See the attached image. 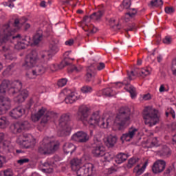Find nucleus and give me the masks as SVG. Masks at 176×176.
Listing matches in <instances>:
<instances>
[{"instance_id":"e2e57ef3","label":"nucleus","mask_w":176,"mask_h":176,"mask_svg":"<svg viewBox=\"0 0 176 176\" xmlns=\"http://www.w3.org/2000/svg\"><path fill=\"white\" fill-rule=\"evenodd\" d=\"M165 12L168 14H171V13H174V8H173L172 7H166L165 8Z\"/></svg>"},{"instance_id":"20e7f679","label":"nucleus","mask_w":176,"mask_h":176,"mask_svg":"<svg viewBox=\"0 0 176 176\" xmlns=\"http://www.w3.org/2000/svg\"><path fill=\"white\" fill-rule=\"evenodd\" d=\"M60 148V142L53 140V139L45 137L40 143L38 148V153L41 155H50L54 153Z\"/></svg>"},{"instance_id":"e433bc0d","label":"nucleus","mask_w":176,"mask_h":176,"mask_svg":"<svg viewBox=\"0 0 176 176\" xmlns=\"http://www.w3.org/2000/svg\"><path fill=\"white\" fill-rule=\"evenodd\" d=\"M23 20H24V21H27V19H25V18L16 19L14 21V27H16L17 30H20V28L23 27V24H24Z\"/></svg>"},{"instance_id":"a18cd8bd","label":"nucleus","mask_w":176,"mask_h":176,"mask_svg":"<svg viewBox=\"0 0 176 176\" xmlns=\"http://www.w3.org/2000/svg\"><path fill=\"white\" fill-rule=\"evenodd\" d=\"M135 14H137V10L135 8H131L129 12L125 14V17H131L133 19V17H135Z\"/></svg>"},{"instance_id":"72a5a7b5","label":"nucleus","mask_w":176,"mask_h":176,"mask_svg":"<svg viewBox=\"0 0 176 176\" xmlns=\"http://www.w3.org/2000/svg\"><path fill=\"white\" fill-rule=\"evenodd\" d=\"M126 91L130 93L131 98H135L137 97V91L135 87L133 85H129L125 88Z\"/></svg>"},{"instance_id":"9d476101","label":"nucleus","mask_w":176,"mask_h":176,"mask_svg":"<svg viewBox=\"0 0 176 176\" xmlns=\"http://www.w3.org/2000/svg\"><path fill=\"white\" fill-rule=\"evenodd\" d=\"M38 62L39 57L38 56V52L33 50L26 56L25 63L23 65L25 67V68H26V69H28V68L35 67V65L38 64Z\"/></svg>"},{"instance_id":"bb28decb","label":"nucleus","mask_w":176,"mask_h":176,"mask_svg":"<svg viewBox=\"0 0 176 176\" xmlns=\"http://www.w3.org/2000/svg\"><path fill=\"white\" fill-rule=\"evenodd\" d=\"M76 151V146L72 143H65L63 145V152L68 155V153H74Z\"/></svg>"},{"instance_id":"4d7b16f0","label":"nucleus","mask_w":176,"mask_h":176,"mask_svg":"<svg viewBox=\"0 0 176 176\" xmlns=\"http://www.w3.org/2000/svg\"><path fill=\"white\" fill-rule=\"evenodd\" d=\"M30 162V159L28 158H22L17 161L18 164H20L22 166V164H24L25 163H28Z\"/></svg>"},{"instance_id":"5701e85b","label":"nucleus","mask_w":176,"mask_h":176,"mask_svg":"<svg viewBox=\"0 0 176 176\" xmlns=\"http://www.w3.org/2000/svg\"><path fill=\"white\" fill-rule=\"evenodd\" d=\"M104 13H105V10H104V8H102L97 12H94L89 16H85L84 18V20H89V19H90L91 20H94V21H100V20H101V19L102 18V16H104Z\"/></svg>"},{"instance_id":"b1692460","label":"nucleus","mask_w":176,"mask_h":176,"mask_svg":"<svg viewBox=\"0 0 176 176\" xmlns=\"http://www.w3.org/2000/svg\"><path fill=\"white\" fill-rule=\"evenodd\" d=\"M30 45V38L25 37L23 38H19L17 40V43L15 45V49L18 50H21L23 49H25V46H28Z\"/></svg>"},{"instance_id":"09e8293b","label":"nucleus","mask_w":176,"mask_h":176,"mask_svg":"<svg viewBox=\"0 0 176 176\" xmlns=\"http://www.w3.org/2000/svg\"><path fill=\"white\" fill-rule=\"evenodd\" d=\"M103 162H111L113 159V154L111 153H105L104 155H103Z\"/></svg>"},{"instance_id":"49530a36","label":"nucleus","mask_w":176,"mask_h":176,"mask_svg":"<svg viewBox=\"0 0 176 176\" xmlns=\"http://www.w3.org/2000/svg\"><path fill=\"white\" fill-rule=\"evenodd\" d=\"M103 94L104 96H107V97H112L113 96H115V93L113 92V90L112 88H106L103 90Z\"/></svg>"},{"instance_id":"393cba45","label":"nucleus","mask_w":176,"mask_h":176,"mask_svg":"<svg viewBox=\"0 0 176 176\" xmlns=\"http://www.w3.org/2000/svg\"><path fill=\"white\" fill-rule=\"evenodd\" d=\"M112 122H113V118H112V117H109L107 119L100 118L98 126L100 127V129H108V127L112 125Z\"/></svg>"},{"instance_id":"7ed1b4c3","label":"nucleus","mask_w":176,"mask_h":176,"mask_svg":"<svg viewBox=\"0 0 176 176\" xmlns=\"http://www.w3.org/2000/svg\"><path fill=\"white\" fill-rule=\"evenodd\" d=\"M77 120H80L82 123H88L89 126L96 127V126H98L101 117H100V113L96 111L93 113L89 118V107L81 106L77 113Z\"/></svg>"},{"instance_id":"4be33fe9","label":"nucleus","mask_w":176,"mask_h":176,"mask_svg":"<svg viewBox=\"0 0 176 176\" xmlns=\"http://www.w3.org/2000/svg\"><path fill=\"white\" fill-rule=\"evenodd\" d=\"M137 74L138 73L134 74V72H128V78H124L122 82H119L116 84V89L122 87L123 85L125 86L130 85V81L135 78V75H137Z\"/></svg>"},{"instance_id":"603ef678","label":"nucleus","mask_w":176,"mask_h":176,"mask_svg":"<svg viewBox=\"0 0 176 176\" xmlns=\"http://www.w3.org/2000/svg\"><path fill=\"white\" fill-rule=\"evenodd\" d=\"M14 66L13 65H9L3 72V76H8V75H10V71L13 69Z\"/></svg>"},{"instance_id":"5fc2aeb1","label":"nucleus","mask_w":176,"mask_h":176,"mask_svg":"<svg viewBox=\"0 0 176 176\" xmlns=\"http://www.w3.org/2000/svg\"><path fill=\"white\" fill-rule=\"evenodd\" d=\"M170 69L172 71L173 75L176 76V58H175L172 60V65H171Z\"/></svg>"},{"instance_id":"ddd939ff","label":"nucleus","mask_w":176,"mask_h":176,"mask_svg":"<svg viewBox=\"0 0 176 176\" xmlns=\"http://www.w3.org/2000/svg\"><path fill=\"white\" fill-rule=\"evenodd\" d=\"M138 133V129L135 128V126H131L129 128L128 131L124 134L122 135L120 137V140L122 142H124L126 141V142H130L134 137H135V134Z\"/></svg>"},{"instance_id":"13d9d810","label":"nucleus","mask_w":176,"mask_h":176,"mask_svg":"<svg viewBox=\"0 0 176 176\" xmlns=\"http://www.w3.org/2000/svg\"><path fill=\"white\" fill-rule=\"evenodd\" d=\"M171 42H173V38H171V37H170V36H166L163 39V43H165V45H170V43H171Z\"/></svg>"},{"instance_id":"4468645a","label":"nucleus","mask_w":176,"mask_h":176,"mask_svg":"<svg viewBox=\"0 0 176 176\" xmlns=\"http://www.w3.org/2000/svg\"><path fill=\"white\" fill-rule=\"evenodd\" d=\"M71 120V116L68 113L63 114L59 120V124L63 127V133H69L71 131V126L68 125V122Z\"/></svg>"},{"instance_id":"473e14b6","label":"nucleus","mask_w":176,"mask_h":176,"mask_svg":"<svg viewBox=\"0 0 176 176\" xmlns=\"http://www.w3.org/2000/svg\"><path fill=\"white\" fill-rule=\"evenodd\" d=\"M9 126V120L6 116L0 117V129H6Z\"/></svg>"},{"instance_id":"f3484780","label":"nucleus","mask_w":176,"mask_h":176,"mask_svg":"<svg viewBox=\"0 0 176 176\" xmlns=\"http://www.w3.org/2000/svg\"><path fill=\"white\" fill-rule=\"evenodd\" d=\"M165 168L166 161L159 160L153 164L152 166V171L154 174H160V173H163L164 171Z\"/></svg>"},{"instance_id":"58836bf2","label":"nucleus","mask_w":176,"mask_h":176,"mask_svg":"<svg viewBox=\"0 0 176 176\" xmlns=\"http://www.w3.org/2000/svg\"><path fill=\"white\" fill-rule=\"evenodd\" d=\"M49 52H51L52 56H53V54H56V53H57V52H58V46L57 45V43H51L50 45Z\"/></svg>"},{"instance_id":"79ce46f5","label":"nucleus","mask_w":176,"mask_h":176,"mask_svg":"<svg viewBox=\"0 0 176 176\" xmlns=\"http://www.w3.org/2000/svg\"><path fill=\"white\" fill-rule=\"evenodd\" d=\"M161 154L162 155V156L168 157V156L171 155V150L170 149V148L164 146L161 151Z\"/></svg>"},{"instance_id":"37998d69","label":"nucleus","mask_w":176,"mask_h":176,"mask_svg":"<svg viewBox=\"0 0 176 176\" xmlns=\"http://www.w3.org/2000/svg\"><path fill=\"white\" fill-rule=\"evenodd\" d=\"M43 38V36L42 35V33H36L33 38L34 43L38 45Z\"/></svg>"},{"instance_id":"338daca9","label":"nucleus","mask_w":176,"mask_h":176,"mask_svg":"<svg viewBox=\"0 0 176 176\" xmlns=\"http://www.w3.org/2000/svg\"><path fill=\"white\" fill-rule=\"evenodd\" d=\"M65 43L67 46H72V45H74V39H69L65 41Z\"/></svg>"},{"instance_id":"a878e982","label":"nucleus","mask_w":176,"mask_h":176,"mask_svg":"<svg viewBox=\"0 0 176 176\" xmlns=\"http://www.w3.org/2000/svg\"><path fill=\"white\" fill-rule=\"evenodd\" d=\"M148 166V160H146V162L144 163L143 166L140 168V164H138L134 168H133V173L135 176H140L142 174H144V172L145 171V169L146 168V166Z\"/></svg>"},{"instance_id":"6e6d98bb","label":"nucleus","mask_w":176,"mask_h":176,"mask_svg":"<svg viewBox=\"0 0 176 176\" xmlns=\"http://www.w3.org/2000/svg\"><path fill=\"white\" fill-rule=\"evenodd\" d=\"M166 116H172L173 119H175V111L173 109H168L166 112Z\"/></svg>"},{"instance_id":"c03bdc74","label":"nucleus","mask_w":176,"mask_h":176,"mask_svg":"<svg viewBox=\"0 0 176 176\" xmlns=\"http://www.w3.org/2000/svg\"><path fill=\"white\" fill-rule=\"evenodd\" d=\"M116 21V20L115 19V18L107 19V23H109V25H110V27H112L113 28H115V27H116L118 30H120V28H119V24L118 23H117L116 25L115 24Z\"/></svg>"},{"instance_id":"2eb2a0df","label":"nucleus","mask_w":176,"mask_h":176,"mask_svg":"<svg viewBox=\"0 0 176 176\" xmlns=\"http://www.w3.org/2000/svg\"><path fill=\"white\" fill-rule=\"evenodd\" d=\"M71 140L72 141H75L76 142L85 143L89 141V137L87 133L80 131L74 133L72 136Z\"/></svg>"},{"instance_id":"7c9ffc66","label":"nucleus","mask_w":176,"mask_h":176,"mask_svg":"<svg viewBox=\"0 0 176 176\" xmlns=\"http://www.w3.org/2000/svg\"><path fill=\"white\" fill-rule=\"evenodd\" d=\"M82 30H84L85 32H88L87 34V36H90V35H93V34H96V32H97V28H94L93 25H86L82 28Z\"/></svg>"},{"instance_id":"4c0bfd02","label":"nucleus","mask_w":176,"mask_h":176,"mask_svg":"<svg viewBox=\"0 0 176 176\" xmlns=\"http://www.w3.org/2000/svg\"><path fill=\"white\" fill-rule=\"evenodd\" d=\"M133 74H137L135 75V76H137V75H140L141 76H148L151 74V71H149V69L144 68L142 69L141 73H138L137 70L132 71Z\"/></svg>"},{"instance_id":"864d4df0","label":"nucleus","mask_w":176,"mask_h":176,"mask_svg":"<svg viewBox=\"0 0 176 176\" xmlns=\"http://www.w3.org/2000/svg\"><path fill=\"white\" fill-rule=\"evenodd\" d=\"M67 82H68V80L67 78H61L58 80L57 85L58 87H64V86L67 85Z\"/></svg>"},{"instance_id":"052dcab7","label":"nucleus","mask_w":176,"mask_h":176,"mask_svg":"<svg viewBox=\"0 0 176 176\" xmlns=\"http://www.w3.org/2000/svg\"><path fill=\"white\" fill-rule=\"evenodd\" d=\"M105 68V63H99V64L96 66V69H98V71H102Z\"/></svg>"},{"instance_id":"0e129e2a","label":"nucleus","mask_w":176,"mask_h":176,"mask_svg":"<svg viewBox=\"0 0 176 176\" xmlns=\"http://www.w3.org/2000/svg\"><path fill=\"white\" fill-rule=\"evenodd\" d=\"M6 159L2 156L0 155V168H1V167H3V163L6 162Z\"/></svg>"},{"instance_id":"2f4dec72","label":"nucleus","mask_w":176,"mask_h":176,"mask_svg":"<svg viewBox=\"0 0 176 176\" xmlns=\"http://www.w3.org/2000/svg\"><path fill=\"white\" fill-rule=\"evenodd\" d=\"M2 50L5 53L4 57H6L7 60H12V50H10V47L8 46H3Z\"/></svg>"},{"instance_id":"774afa93","label":"nucleus","mask_w":176,"mask_h":176,"mask_svg":"<svg viewBox=\"0 0 176 176\" xmlns=\"http://www.w3.org/2000/svg\"><path fill=\"white\" fill-rule=\"evenodd\" d=\"M143 100H144V101H148V100H151V94H147L144 95Z\"/></svg>"},{"instance_id":"c85d7f7f","label":"nucleus","mask_w":176,"mask_h":176,"mask_svg":"<svg viewBox=\"0 0 176 176\" xmlns=\"http://www.w3.org/2000/svg\"><path fill=\"white\" fill-rule=\"evenodd\" d=\"M117 141H118V138L116 136L110 135L107 138L105 144L107 146H108L109 148H112V146H115V144H116Z\"/></svg>"},{"instance_id":"aec40b11","label":"nucleus","mask_w":176,"mask_h":176,"mask_svg":"<svg viewBox=\"0 0 176 176\" xmlns=\"http://www.w3.org/2000/svg\"><path fill=\"white\" fill-rule=\"evenodd\" d=\"M25 113V109L23 106H18L14 108L10 112V116L13 119H19Z\"/></svg>"},{"instance_id":"680f3d73","label":"nucleus","mask_w":176,"mask_h":176,"mask_svg":"<svg viewBox=\"0 0 176 176\" xmlns=\"http://www.w3.org/2000/svg\"><path fill=\"white\" fill-rule=\"evenodd\" d=\"M158 144L157 138H153L151 140V146H157Z\"/></svg>"},{"instance_id":"f03ea898","label":"nucleus","mask_w":176,"mask_h":176,"mask_svg":"<svg viewBox=\"0 0 176 176\" xmlns=\"http://www.w3.org/2000/svg\"><path fill=\"white\" fill-rule=\"evenodd\" d=\"M70 164L72 171H74L77 176H93L96 174V166L91 163H87L80 166L82 161L74 158L71 160Z\"/></svg>"},{"instance_id":"3c124183","label":"nucleus","mask_w":176,"mask_h":176,"mask_svg":"<svg viewBox=\"0 0 176 176\" xmlns=\"http://www.w3.org/2000/svg\"><path fill=\"white\" fill-rule=\"evenodd\" d=\"M82 93H91L93 91V88L89 85H85L81 88Z\"/></svg>"},{"instance_id":"412c9836","label":"nucleus","mask_w":176,"mask_h":176,"mask_svg":"<svg viewBox=\"0 0 176 176\" xmlns=\"http://www.w3.org/2000/svg\"><path fill=\"white\" fill-rule=\"evenodd\" d=\"M63 94H69L65 98V102H66V104H74V102L78 99V96L69 89H63Z\"/></svg>"},{"instance_id":"c9c22d12","label":"nucleus","mask_w":176,"mask_h":176,"mask_svg":"<svg viewBox=\"0 0 176 176\" xmlns=\"http://www.w3.org/2000/svg\"><path fill=\"white\" fill-rule=\"evenodd\" d=\"M130 6H131V0H124L122 3L119 7V10L122 12L124 9H130Z\"/></svg>"},{"instance_id":"423d86ee","label":"nucleus","mask_w":176,"mask_h":176,"mask_svg":"<svg viewBox=\"0 0 176 176\" xmlns=\"http://www.w3.org/2000/svg\"><path fill=\"white\" fill-rule=\"evenodd\" d=\"M131 115V111L130 109L122 108L120 109L119 113L116 116L113 124L114 126H118L119 127H123L124 126H129L130 124V116Z\"/></svg>"},{"instance_id":"dca6fc26","label":"nucleus","mask_w":176,"mask_h":176,"mask_svg":"<svg viewBox=\"0 0 176 176\" xmlns=\"http://www.w3.org/2000/svg\"><path fill=\"white\" fill-rule=\"evenodd\" d=\"M14 94H16V96L14 98V101L15 102H24L25 101V98L28 97L30 95V93L27 89H19L18 91H15Z\"/></svg>"},{"instance_id":"1a4fd4ad","label":"nucleus","mask_w":176,"mask_h":176,"mask_svg":"<svg viewBox=\"0 0 176 176\" xmlns=\"http://www.w3.org/2000/svg\"><path fill=\"white\" fill-rule=\"evenodd\" d=\"M13 34H14V32L12 30L9 24H6L2 28H0V46H2L3 43H6L10 39L20 38V34L14 36Z\"/></svg>"},{"instance_id":"a211bd4d","label":"nucleus","mask_w":176,"mask_h":176,"mask_svg":"<svg viewBox=\"0 0 176 176\" xmlns=\"http://www.w3.org/2000/svg\"><path fill=\"white\" fill-rule=\"evenodd\" d=\"M14 133H21L23 130H30L31 124L28 121L18 122L13 125Z\"/></svg>"},{"instance_id":"ea45409f","label":"nucleus","mask_w":176,"mask_h":176,"mask_svg":"<svg viewBox=\"0 0 176 176\" xmlns=\"http://www.w3.org/2000/svg\"><path fill=\"white\" fill-rule=\"evenodd\" d=\"M151 6L153 8H162L163 6V0H153L151 1Z\"/></svg>"},{"instance_id":"6e6552de","label":"nucleus","mask_w":176,"mask_h":176,"mask_svg":"<svg viewBox=\"0 0 176 176\" xmlns=\"http://www.w3.org/2000/svg\"><path fill=\"white\" fill-rule=\"evenodd\" d=\"M16 142L25 149H34L36 145V139L31 134L25 133L18 138Z\"/></svg>"},{"instance_id":"c756f323","label":"nucleus","mask_w":176,"mask_h":176,"mask_svg":"<svg viewBox=\"0 0 176 176\" xmlns=\"http://www.w3.org/2000/svg\"><path fill=\"white\" fill-rule=\"evenodd\" d=\"M129 156L123 153H120L116 155L115 158V162L117 164H122V163H124L127 160Z\"/></svg>"},{"instance_id":"f8f14e48","label":"nucleus","mask_w":176,"mask_h":176,"mask_svg":"<svg viewBox=\"0 0 176 176\" xmlns=\"http://www.w3.org/2000/svg\"><path fill=\"white\" fill-rule=\"evenodd\" d=\"M47 71V68L42 65H37L32 72L27 73L26 76L28 79H35L36 76H41L43 75Z\"/></svg>"},{"instance_id":"de8ad7c7","label":"nucleus","mask_w":176,"mask_h":176,"mask_svg":"<svg viewBox=\"0 0 176 176\" xmlns=\"http://www.w3.org/2000/svg\"><path fill=\"white\" fill-rule=\"evenodd\" d=\"M10 148H12V144L10 141L6 140L3 142V149H4L6 152H9L10 151Z\"/></svg>"},{"instance_id":"cd10ccee","label":"nucleus","mask_w":176,"mask_h":176,"mask_svg":"<svg viewBox=\"0 0 176 176\" xmlns=\"http://www.w3.org/2000/svg\"><path fill=\"white\" fill-rule=\"evenodd\" d=\"M53 55L51 52L49 51H42L40 52V59L41 61L47 62L49 60H52Z\"/></svg>"},{"instance_id":"8fccbe9b","label":"nucleus","mask_w":176,"mask_h":176,"mask_svg":"<svg viewBox=\"0 0 176 176\" xmlns=\"http://www.w3.org/2000/svg\"><path fill=\"white\" fill-rule=\"evenodd\" d=\"M0 176H13L11 169H6L0 172Z\"/></svg>"},{"instance_id":"a19ab883","label":"nucleus","mask_w":176,"mask_h":176,"mask_svg":"<svg viewBox=\"0 0 176 176\" xmlns=\"http://www.w3.org/2000/svg\"><path fill=\"white\" fill-rule=\"evenodd\" d=\"M82 69H83V67L80 65H73L69 68V72H76V74H78V72H82Z\"/></svg>"},{"instance_id":"bf43d9fd","label":"nucleus","mask_w":176,"mask_h":176,"mask_svg":"<svg viewBox=\"0 0 176 176\" xmlns=\"http://www.w3.org/2000/svg\"><path fill=\"white\" fill-rule=\"evenodd\" d=\"M47 69H50V71H52V72H54L55 71H57L58 69V66L55 64H52L48 67H47Z\"/></svg>"},{"instance_id":"0eeeda50","label":"nucleus","mask_w":176,"mask_h":176,"mask_svg":"<svg viewBox=\"0 0 176 176\" xmlns=\"http://www.w3.org/2000/svg\"><path fill=\"white\" fill-rule=\"evenodd\" d=\"M57 116V113L53 111H47L46 112V109L42 107L41 109L38 111V112L35 114L32 115V122H38L42 118L41 121V124L43 126L47 124V122L50 120V119Z\"/></svg>"},{"instance_id":"69168bd1","label":"nucleus","mask_w":176,"mask_h":176,"mask_svg":"<svg viewBox=\"0 0 176 176\" xmlns=\"http://www.w3.org/2000/svg\"><path fill=\"white\" fill-rule=\"evenodd\" d=\"M173 170V166H169V167H168L166 169V170H165V172H164V175H168V174H170V173H171V171Z\"/></svg>"},{"instance_id":"6ab92c4d","label":"nucleus","mask_w":176,"mask_h":176,"mask_svg":"<svg viewBox=\"0 0 176 176\" xmlns=\"http://www.w3.org/2000/svg\"><path fill=\"white\" fill-rule=\"evenodd\" d=\"M94 78H96V64H92L87 67L85 80L86 82H93Z\"/></svg>"},{"instance_id":"f704fd0d","label":"nucleus","mask_w":176,"mask_h":176,"mask_svg":"<svg viewBox=\"0 0 176 176\" xmlns=\"http://www.w3.org/2000/svg\"><path fill=\"white\" fill-rule=\"evenodd\" d=\"M140 161L139 158L131 157L128 160V164H126L127 168H132L133 166H135L137 163Z\"/></svg>"},{"instance_id":"39448f33","label":"nucleus","mask_w":176,"mask_h":176,"mask_svg":"<svg viewBox=\"0 0 176 176\" xmlns=\"http://www.w3.org/2000/svg\"><path fill=\"white\" fill-rule=\"evenodd\" d=\"M159 112L155 109L150 107H146L143 111V118L144 120V123L148 127H152L156 126L160 122V119L157 115Z\"/></svg>"},{"instance_id":"f257e3e1","label":"nucleus","mask_w":176,"mask_h":176,"mask_svg":"<svg viewBox=\"0 0 176 176\" xmlns=\"http://www.w3.org/2000/svg\"><path fill=\"white\" fill-rule=\"evenodd\" d=\"M23 88L21 81L17 80L10 82L9 80H3L0 85V116L5 115L12 107V100L8 97H5L8 93L10 96H14L16 91H19Z\"/></svg>"},{"instance_id":"9b49d317","label":"nucleus","mask_w":176,"mask_h":176,"mask_svg":"<svg viewBox=\"0 0 176 176\" xmlns=\"http://www.w3.org/2000/svg\"><path fill=\"white\" fill-rule=\"evenodd\" d=\"M94 144L91 151L92 155H94L95 157H102L104 155L105 146H104L101 141L98 140L94 142Z\"/></svg>"}]
</instances>
